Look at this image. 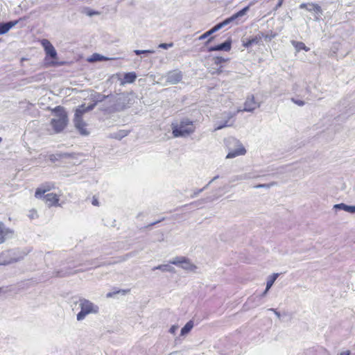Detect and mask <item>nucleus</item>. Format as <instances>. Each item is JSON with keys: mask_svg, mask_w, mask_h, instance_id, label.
Listing matches in <instances>:
<instances>
[{"mask_svg": "<svg viewBox=\"0 0 355 355\" xmlns=\"http://www.w3.org/2000/svg\"><path fill=\"white\" fill-rule=\"evenodd\" d=\"M170 263L180 266L187 271H193L196 269V266L188 258L184 257H177L171 261Z\"/></svg>", "mask_w": 355, "mask_h": 355, "instance_id": "obj_8", "label": "nucleus"}, {"mask_svg": "<svg viewBox=\"0 0 355 355\" xmlns=\"http://www.w3.org/2000/svg\"><path fill=\"white\" fill-rule=\"evenodd\" d=\"M218 178H219V175H217L216 176H214L211 180L210 182L212 183L214 180H217Z\"/></svg>", "mask_w": 355, "mask_h": 355, "instance_id": "obj_59", "label": "nucleus"}, {"mask_svg": "<svg viewBox=\"0 0 355 355\" xmlns=\"http://www.w3.org/2000/svg\"><path fill=\"white\" fill-rule=\"evenodd\" d=\"M211 184V182L209 181L204 187L202 189H204V191L208 188V187Z\"/></svg>", "mask_w": 355, "mask_h": 355, "instance_id": "obj_60", "label": "nucleus"}, {"mask_svg": "<svg viewBox=\"0 0 355 355\" xmlns=\"http://www.w3.org/2000/svg\"><path fill=\"white\" fill-rule=\"evenodd\" d=\"M16 236L17 235L14 230L6 227L1 222V243L12 239H15Z\"/></svg>", "mask_w": 355, "mask_h": 355, "instance_id": "obj_11", "label": "nucleus"}, {"mask_svg": "<svg viewBox=\"0 0 355 355\" xmlns=\"http://www.w3.org/2000/svg\"><path fill=\"white\" fill-rule=\"evenodd\" d=\"M73 123H74V125H75L76 128L79 131L80 135H89V132L85 128L86 125V123L84 122L83 119H73Z\"/></svg>", "mask_w": 355, "mask_h": 355, "instance_id": "obj_21", "label": "nucleus"}, {"mask_svg": "<svg viewBox=\"0 0 355 355\" xmlns=\"http://www.w3.org/2000/svg\"><path fill=\"white\" fill-rule=\"evenodd\" d=\"M351 352L349 350L341 352L340 355H350Z\"/></svg>", "mask_w": 355, "mask_h": 355, "instance_id": "obj_58", "label": "nucleus"}, {"mask_svg": "<svg viewBox=\"0 0 355 355\" xmlns=\"http://www.w3.org/2000/svg\"><path fill=\"white\" fill-rule=\"evenodd\" d=\"M268 311H272L274 312V313L275 314V315L278 318H280L281 317V314L279 311H277V309H273V308H270L268 309Z\"/></svg>", "mask_w": 355, "mask_h": 355, "instance_id": "obj_51", "label": "nucleus"}, {"mask_svg": "<svg viewBox=\"0 0 355 355\" xmlns=\"http://www.w3.org/2000/svg\"><path fill=\"white\" fill-rule=\"evenodd\" d=\"M41 44L46 53L44 58L45 64L50 67L62 66L64 62H57L58 53L53 44L46 39H43Z\"/></svg>", "mask_w": 355, "mask_h": 355, "instance_id": "obj_6", "label": "nucleus"}, {"mask_svg": "<svg viewBox=\"0 0 355 355\" xmlns=\"http://www.w3.org/2000/svg\"><path fill=\"white\" fill-rule=\"evenodd\" d=\"M29 216H30L31 218H34V214H33L30 215Z\"/></svg>", "mask_w": 355, "mask_h": 355, "instance_id": "obj_63", "label": "nucleus"}, {"mask_svg": "<svg viewBox=\"0 0 355 355\" xmlns=\"http://www.w3.org/2000/svg\"><path fill=\"white\" fill-rule=\"evenodd\" d=\"M128 135V132L125 130H120L119 132L116 134L114 137L115 139H121L123 137Z\"/></svg>", "mask_w": 355, "mask_h": 355, "instance_id": "obj_40", "label": "nucleus"}, {"mask_svg": "<svg viewBox=\"0 0 355 355\" xmlns=\"http://www.w3.org/2000/svg\"><path fill=\"white\" fill-rule=\"evenodd\" d=\"M193 320H189L188 321L185 325L181 329V331H180V335L181 336H184V335H187V334H189L191 330L192 329V328L193 327Z\"/></svg>", "mask_w": 355, "mask_h": 355, "instance_id": "obj_27", "label": "nucleus"}, {"mask_svg": "<svg viewBox=\"0 0 355 355\" xmlns=\"http://www.w3.org/2000/svg\"><path fill=\"white\" fill-rule=\"evenodd\" d=\"M204 191V189H196L193 191V194L191 196V198H196L198 195L202 193Z\"/></svg>", "mask_w": 355, "mask_h": 355, "instance_id": "obj_47", "label": "nucleus"}, {"mask_svg": "<svg viewBox=\"0 0 355 355\" xmlns=\"http://www.w3.org/2000/svg\"><path fill=\"white\" fill-rule=\"evenodd\" d=\"M159 270L162 272H174L175 269L173 266H171L170 264H162L159 265L157 266H155L153 268V270Z\"/></svg>", "mask_w": 355, "mask_h": 355, "instance_id": "obj_28", "label": "nucleus"}, {"mask_svg": "<svg viewBox=\"0 0 355 355\" xmlns=\"http://www.w3.org/2000/svg\"><path fill=\"white\" fill-rule=\"evenodd\" d=\"M60 155V158L62 159H69L74 158L76 157V154L73 153H59Z\"/></svg>", "mask_w": 355, "mask_h": 355, "instance_id": "obj_36", "label": "nucleus"}, {"mask_svg": "<svg viewBox=\"0 0 355 355\" xmlns=\"http://www.w3.org/2000/svg\"><path fill=\"white\" fill-rule=\"evenodd\" d=\"M173 46V43H161L159 44L158 48L163 49H168L171 47Z\"/></svg>", "mask_w": 355, "mask_h": 355, "instance_id": "obj_42", "label": "nucleus"}, {"mask_svg": "<svg viewBox=\"0 0 355 355\" xmlns=\"http://www.w3.org/2000/svg\"><path fill=\"white\" fill-rule=\"evenodd\" d=\"M54 188L55 184L53 182H45L36 189L35 196L36 198L41 199L46 192Z\"/></svg>", "mask_w": 355, "mask_h": 355, "instance_id": "obj_12", "label": "nucleus"}, {"mask_svg": "<svg viewBox=\"0 0 355 355\" xmlns=\"http://www.w3.org/2000/svg\"><path fill=\"white\" fill-rule=\"evenodd\" d=\"M25 19L26 17H20L17 20L1 22V35L7 33L12 28L17 25L19 21Z\"/></svg>", "mask_w": 355, "mask_h": 355, "instance_id": "obj_17", "label": "nucleus"}, {"mask_svg": "<svg viewBox=\"0 0 355 355\" xmlns=\"http://www.w3.org/2000/svg\"><path fill=\"white\" fill-rule=\"evenodd\" d=\"M131 256H132V253H129V254H127L125 255V257H131Z\"/></svg>", "mask_w": 355, "mask_h": 355, "instance_id": "obj_62", "label": "nucleus"}, {"mask_svg": "<svg viewBox=\"0 0 355 355\" xmlns=\"http://www.w3.org/2000/svg\"><path fill=\"white\" fill-rule=\"evenodd\" d=\"M291 101L296 105H299V106H303L305 104V102L302 100H298V99H295L294 98H291Z\"/></svg>", "mask_w": 355, "mask_h": 355, "instance_id": "obj_45", "label": "nucleus"}, {"mask_svg": "<svg viewBox=\"0 0 355 355\" xmlns=\"http://www.w3.org/2000/svg\"><path fill=\"white\" fill-rule=\"evenodd\" d=\"M263 37V33L259 32L257 35L248 39L246 42H244L243 46L246 48H248L254 44H259Z\"/></svg>", "mask_w": 355, "mask_h": 355, "instance_id": "obj_20", "label": "nucleus"}, {"mask_svg": "<svg viewBox=\"0 0 355 355\" xmlns=\"http://www.w3.org/2000/svg\"><path fill=\"white\" fill-rule=\"evenodd\" d=\"M232 40L230 37H229L227 40L221 44L208 47L207 51H230L232 49Z\"/></svg>", "mask_w": 355, "mask_h": 355, "instance_id": "obj_10", "label": "nucleus"}, {"mask_svg": "<svg viewBox=\"0 0 355 355\" xmlns=\"http://www.w3.org/2000/svg\"><path fill=\"white\" fill-rule=\"evenodd\" d=\"M49 159L50 161H51L52 162H55L58 160H60L61 158H60V153H55V154H51L49 155Z\"/></svg>", "mask_w": 355, "mask_h": 355, "instance_id": "obj_39", "label": "nucleus"}, {"mask_svg": "<svg viewBox=\"0 0 355 355\" xmlns=\"http://www.w3.org/2000/svg\"><path fill=\"white\" fill-rule=\"evenodd\" d=\"M111 98H113V105L104 108V111L108 114L122 112L130 107L132 104L130 98L125 93L113 94Z\"/></svg>", "mask_w": 355, "mask_h": 355, "instance_id": "obj_2", "label": "nucleus"}, {"mask_svg": "<svg viewBox=\"0 0 355 355\" xmlns=\"http://www.w3.org/2000/svg\"><path fill=\"white\" fill-rule=\"evenodd\" d=\"M92 204L94 206H98V200L97 198H96L95 197H94L92 198Z\"/></svg>", "mask_w": 355, "mask_h": 355, "instance_id": "obj_55", "label": "nucleus"}, {"mask_svg": "<svg viewBox=\"0 0 355 355\" xmlns=\"http://www.w3.org/2000/svg\"><path fill=\"white\" fill-rule=\"evenodd\" d=\"M113 105V98H107L105 100L102 104L99 105L98 110L102 112L105 114H109L108 113L104 111V108L106 107H110Z\"/></svg>", "mask_w": 355, "mask_h": 355, "instance_id": "obj_30", "label": "nucleus"}, {"mask_svg": "<svg viewBox=\"0 0 355 355\" xmlns=\"http://www.w3.org/2000/svg\"><path fill=\"white\" fill-rule=\"evenodd\" d=\"M173 135L175 137H185L195 131L193 121L184 118L179 124H172Z\"/></svg>", "mask_w": 355, "mask_h": 355, "instance_id": "obj_4", "label": "nucleus"}, {"mask_svg": "<svg viewBox=\"0 0 355 355\" xmlns=\"http://www.w3.org/2000/svg\"><path fill=\"white\" fill-rule=\"evenodd\" d=\"M214 37H210L205 42V45L207 46L209 42L214 40Z\"/></svg>", "mask_w": 355, "mask_h": 355, "instance_id": "obj_57", "label": "nucleus"}, {"mask_svg": "<svg viewBox=\"0 0 355 355\" xmlns=\"http://www.w3.org/2000/svg\"><path fill=\"white\" fill-rule=\"evenodd\" d=\"M84 13H85L87 16L92 17V16H94L95 15H98V11H95L94 10H91L89 8H84Z\"/></svg>", "mask_w": 355, "mask_h": 355, "instance_id": "obj_38", "label": "nucleus"}, {"mask_svg": "<svg viewBox=\"0 0 355 355\" xmlns=\"http://www.w3.org/2000/svg\"><path fill=\"white\" fill-rule=\"evenodd\" d=\"M292 44L297 50V51H300L301 50H304L305 51H309L310 49L307 47L305 44L302 42H297V41H292Z\"/></svg>", "mask_w": 355, "mask_h": 355, "instance_id": "obj_29", "label": "nucleus"}, {"mask_svg": "<svg viewBox=\"0 0 355 355\" xmlns=\"http://www.w3.org/2000/svg\"><path fill=\"white\" fill-rule=\"evenodd\" d=\"M275 183L272 182L270 184H259L255 186H254V188L256 189H260V188H265V189H269L271 186L274 185Z\"/></svg>", "mask_w": 355, "mask_h": 355, "instance_id": "obj_41", "label": "nucleus"}, {"mask_svg": "<svg viewBox=\"0 0 355 355\" xmlns=\"http://www.w3.org/2000/svg\"><path fill=\"white\" fill-rule=\"evenodd\" d=\"M134 53H135V55H139L141 54H152V53H155V51L154 50H150V49H148V50H135Z\"/></svg>", "mask_w": 355, "mask_h": 355, "instance_id": "obj_37", "label": "nucleus"}, {"mask_svg": "<svg viewBox=\"0 0 355 355\" xmlns=\"http://www.w3.org/2000/svg\"><path fill=\"white\" fill-rule=\"evenodd\" d=\"M309 4H310V3H302L300 5L299 8L300 9H306V10H308Z\"/></svg>", "mask_w": 355, "mask_h": 355, "instance_id": "obj_49", "label": "nucleus"}, {"mask_svg": "<svg viewBox=\"0 0 355 355\" xmlns=\"http://www.w3.org/2000/svg\"><path fill=\"white\" fill-rule=\"evenodd\" d=\"M205 202V200L202 199V200H197V201L193 202H191V205H197V206H199V205H202Z\"/></svg>", "mask_w": 355, "mask_h": 355, "instance_id": "obj_48", "label": "nucleus"}, {"mask_svg": "<svg viewBox=\"0 0 355 355\" xmlns=\"http://www.w3.org/2000/svg\"><path fill=\"white\" fill-rule=\"evenodd\" d=\"M137 78V74L135 72H127L124 74L123 80L121 82V84L123 83H132L135 81Z\"/></svg>", "mask_w": 355, "mask_h": 355, "instance_id": "obj_24", "label": "nucleus"}, {"mask_svg": "<svg viewBox=\"0 0 355 355\" xmlns=\"http://www.w3.org/2000/svg\"><path fill=\"white\" fill-rule=\"evenodd\" d=\"M336 210H344L347 212L355 213V205H348L345 203L336 204L334 206Z\"/></svg>", "mask_w": 355, "mask_h": 355, "instance_id": "obj_23", "label": "nucleus"}, {"mask_svg": "<svg viewBox=\"0 0 355 355\" xmlns=\"http://www.w3.org/2000/svg\"><path fill=\"white\" fill-rule=\"evenodd\" d=\"M268 291H266V288L265 289V291L260 295V297H263L266 293L268 292Z\"/></svg>", "mask_w": 355, "mask_h": 355, "instance_id": "obj_61", "label": "nucleus"}, {"mask_svg": "<svg viewBox=\"0 0 355 355\" xmlns=\"http://www.w3.org/2000/svg\"><path fill=\"white\" fill-rule=\"evenodd\" d=\"M56 118L51 121V125L55 133L61 132L67 125L68 116L64 108L60 105L56 106L53 110Z\"/></svg>", "mask_w": 355, "mask_h": 355, "instance_id": "obj_3", "label": "nucleus"}, {"mask_svg": "<svg viewBox=\"0 0 355 355\" xmlns=\"http://www.w3.org/2000/svg\"><path fill=\"white\" fill-rule=\"evenodd\" d=\"M97 105L93 102L92 103H91L90 105H89L88 106H85V105L84 104V108L86 111V112H89V111H91Z\"/></svg>", "mask_w": 355, "mask_h": 355, "instance_id": "obj_44", "label": "nucleus"}, {"mask_svg": "<svg viewBox=\"0 0 355 355\" xmlns=\"http://www.w3.org/2000/svg\"><path fill=\"white\" fill-rule=\"evenodd\" d=\"M178 329V326H175V325H173L171 327V328L169 329V332L171 334H174L175 333V331H177V329Z\"/></svg>", "mask_w": 355, "mask_h": 355, "instance_id": "obj_52", "label": "nucleus"}, {"mask_svg": "<svg viewBox=\"0 0 355 355\" xmlns=\"http://www.w3.org/2000/svg\"><path fill=\"white\" fill-rule=\"evenodd\" d=\"M113 96L112 94H110L108 95H105L99 92H95L92 94L91 99L93 102H94L97 105L102 104V103L107 100V98H111Z\"/></svg>", "mask_w": 355, "mask_h": 355, "instance_id": "obj_19", "label": "nucleus"}, {"mask_svg": "<svg viewBox=\"0 0 355 355\" xmlns=\"http://www.w3.org/2000/svg\"><path fill=\"white\" fill-rule=\"evenodd\" d=\"M259 107V103L255 101L253 95L248 97L245 102L244 103L243 111L252 112L256 108Z\"/></svg>", "mask_w": 355, "mask_h": 355, "instance_id": "obj_14", "label": "nucleus"}, {"mask_svg": "<svg viewBox=\"0 0 355 355\" xmlns=\"http://www.w3.org/2000/svg\"><path fill=\"white\" fill-rule=\"evenodd\" d=\"M222 72H223V69H222V66H220L218 69H216V71L214 73L219 75Z\"/></svg>", "mask_w": 355, "mask_h": 355, "instance_id": "obj_56", "label": "nucleus"}, {"mask_svg": "<svg viewBox=\"0 0 355 355\" xmlns=\"http://www.w3.org/2000/svg\"><path fill=\"white\" fill-rule=\"evenodd\" d=\"M213 60H214V64L216 65H218L223 62H226L229 61L230 58H225L221 56H216V57H214Z\"/></svg>", "mask_w": 355, "mask_h": 355, "instance_id": "obj_34", "label": "nucleus"}, {"mask_svg": "<svg viewBox=\"0 0 355 355\" xmlns=\"http://www.w3.org/2000/svg\"><path fill=\"white\" fill-rule=\"evenodd\" d=\"M226 146L228 149V153L226 159L234 158L237 156L244 155L246 150L241 142L235 137H230L225 139Z\"/></svg>", "mask_w": 355, "mask_h": 355, "instance_id": "obj_5", "label": "nucleus"}, {"mask_svg": "<svg viewBox=\"0 0 355 355\" xmlns=\"http://www.w3.org/2000/svg\"><path fill=\"white\" fill-rule=\"evenodd\" d=\"M307 11L314 12L315 21H320L322 19L323 12L322 8L318 4L315 3H310Z\"/></svg>", "mask_w": 355, "mask_h": 355, "instance_id": "obj_15", "label": "nucleus"}, {"mask_svg": "<svg viewBox=\"0 0 355 355\" xmlns=\"http://www.w3.org/2000/svg\"><path fill=\"white\" fill-rule=\"evenodd\" d=\"M41 199H43L49 207L58 205L59 198L53 193L44 194Z\"/></svg>", "mask_w": 355, "mask_h": 355, "instance_id": "obj_16", "label": "nucleus"}, {"mask_svg": "<svg viewBox=\"0 0 355 355\" xmlns=\"http://www.w3.org/2000/svg\"><path fill=\"white\" fill-rule=\"evenodd\" d=\"M220 28H219V26L218 24H216L214 26H213L211 29L204 33L202 35H201L199 37V40H205L209 37H210L212 34L219 31Z\"/></svg>", "mask_w": 355, "mask_h": 355, "instance_id": "obj_26", "label": "nucleus"}, {"mask_svg": "<svg viewBox=\"0 0 355 355\" xmlns=\"http://www.w3.org/2000/svg\"><path fill=\"white\" fill-rule=\"evenodd\" d=\"M279 273H273L272 275L268 277L266 283V291H268L271 288V286H272L277 278L279 277Z\"/></svg>", "mask_w": 355, "mask_h": 355, "instance_id": "obj_32", "label": "nucleus"}, {"mask_svg": "<svg viewBox=\"0 0 355 355\" xmlns=\"http://www.w3.org/2000/svg\"><path fill=\"white\" fill-rule=\"evenodd\" d=\"M232 117V116L230 114H229V116H228V119L227 120H225V121L223 122H220L218 123V125L215 128V130H220V129H223V128H225V127H229V126H231L232 124L231 123H228L229 122V120Z\"/></svg>", "mask_w": 355, "mask_h": 355, "instance_id": "obj_33", "label": "nucleus"}, {"mask_svg": "<svg viewBox=\"0 0 355 355\" xmlns=\"http://www.w3.org/2000/svg\"><path fill=\"white\" fill-rule=\"evenodd\" d=\"M32 251L31 248H14L1 252V266L19 262Z\"/></svg>", "mask_w": 355, "mask_h": 355, "instance_id": "obj_1", "label": "nucleus"}, {"mask_svg": "<svg viewBox=\"0 0 355 355\" xmlns=\"http://www.w3.org/2000/svg\"><path fill=\"white\" fill-rule=\"evenodd\" d=\"M275 35H268L263 33V38H265V40H270L272 38L275 37Z\"/></svg>", "mask_w": 355, "mask_h": 355, "instance_id": "obj_54", "label": "nucleus"}, {"mask_svg": "<svg viewBox=\"0 0 355 355\" xmlns=\"http://www.w3.org/2000/svg\"><path fill=\"white\" fill-rule=\"evenodd\" d=\"M114 58H110L98 53H93L90 57L87 58V61L89 62H101V61H107L110 60H114Z\"/></svg>", "mask_w": 355, "mask_h": 355, "instance_id": "obj_22", "label": "nucleus"}, {"mask_svg": "<svg viewBox=\"0 0 355 355\" xmlns=\"http://www.w3.org/2000/svg\"><path fill=\"white\" fill-rule=\"evenodd\" d=\"M248 178H250V176L248 174H242V175H238L236 176L235 178H234V180H246V179H248Z\"/></svg>", "mask_w": 355, "mask_h": 355, "instance_id": "obj_46", "label": "nucleus"}, {"mask_svg": "<svg viewBox=\"0 0 355 355\" xmlns=\"http://www.w3.org/2000/svg\"><path fill=\"white\" fill-rule=\"evenodd\" d=\"M85 113H86V111H85V110L84 108V104H83V105L79 106V107H78L76 110V112H75V114H74V119H83V115Z\"/></svg>", "mask_w": 355, "mask_h": 355, "instance_id": "obj_31", "label": "nucleus"}, {"mask_svg": "<svg viewBox=\"0 0 355 355\" xmlns=\"http://www.w3.org/2000/svg\"><path fill=\"white\" fill-rule=\"evenodd\" d=\"M164 219V218H162V219H161V220H157V221L153 222V223H151L148 224V225H146V228H148V227H153V225H156V224H157V223H160L161 221H162Z\"/></svg>", "mask_w": 355, "mask_h": 355, "instance_id": "obj_53", "label": "nucleus"}, {"mask_svg": "<svg viewBox=\"0 0 355 355\" xmlns=\"http://www.w3.org/2000/svg\"><path fill=\"white\" fill-rule=\"evenodd\" d=\"M119 293H122L123 294H125V290H119V291H114V292H109L107 293L106 296H107V297H112L115 294Z\"/></svg>", "mask_w": 355, "mask_h": 355, "instance_id": "obj_43", "label": "nucleus"}, {"mask_svg": "<svg viewBox=\"0 0 355 355\" xmlns=\"http://www.w3.org/2000/svg\"><path fill=\"white\" fill-rule=\"evenodd\" d=\"M78 271V270H75L73 268L67 267L55 271L53 274V276L55 277H64L74 275L77 273Z\"/></svg>", "mask_w": 355, "mask_h": 355, "instance_id": "obj_18", "label": "nucleus"}, {"mask_svg": "<svg viewBox=\"0 0 355 355\" xmlns=\"http://www.w3.org/2000/svg\"><path fill=\"white\" fill-rule=\"evenodd\" d=\"M238 19L236 18V15L234 14L230 17H227L225 19L221 22L218 23V26H219V28L221 29L222 28L225 27V26L230 24V23L235 22L236 24H238L236 21Z\"/></svg>", "mask_w": 355, "mask_h": 355, "instance_id": "obj_25", "label": "nucleus"}, {"mask_svg": "<svg viewBox=\"0 0 355 355\" xmlns=\"http://www.w3.org/2000/svg\"><path fill=\"white\" fill-rule=\"evenodd\" d=\"M249 9H250V6H247L243 8L239 11L234 13V15H236V18L239 19V17L244 16L247 13V12L249 10Z\"/></svg>", "mask_w": 355, "mask_h": 355, "instance_id": "obj_35", "label": "nucleus"}, {"mask_svg": "<svg viewBox=\"0 0 355 355\" xmlns=\"http://www.w3.org/2000/svg\"><path fill=\"white\" fill-rule=\"evenodd\" d=\"M284 0H279L275 8H273V10L276 11L277 9H279L283 4Z\"/></svg>", "mask_w": 355, "mask_h": 355, "instance_id": "obj_50", "label": "nucleus"}, {"mask_svg": "<svg viewBox=\"0 0 355 355\" xmlns=\"http://www.w3.org/2000/svg\"><path fill=\"white\" fill-rule=\"evenodd\" d=\"M79 307L80 311L76 316L78 321L84 320L90 313H97L99 311V307L96 304L85 298L79 300Z\"/></svg>", "mask_w": 355, "mask_h": 355, "instance_id": "obj_7", "label": "nucleus"}, {"mask_svg": "<svg viewBox=\"0 0 355 355\" xmlns=\"http://www.w3.org/2000/svg\"><path fill=\"white\" fill-rule=\"evenodd\" d=\"M104 265H105V263L102 261V258L98 257L89 261H87L85 263L81 264L80 266H85L84 270H90Z\"/></svg>", "mask_w": 355, "mask_h": 355, "instance_id": "obj_13", "label": "nucleus"}, {"mask_svg": "<svg viewBox=\"0 0 355 355\" xmlns=\"http://www.w3.org/2000/svg\"><path fill=\"white\" fill-rule=\"evenodd\" d=\"M165 77L167 83L171 85H176L182 80L183 74L179 69H174L168 71Z\"/></svg>", "mask_w": 355, "mask_h": 355, "instance_id": "obj_9", "label": "nucleus"}]
</instances>
